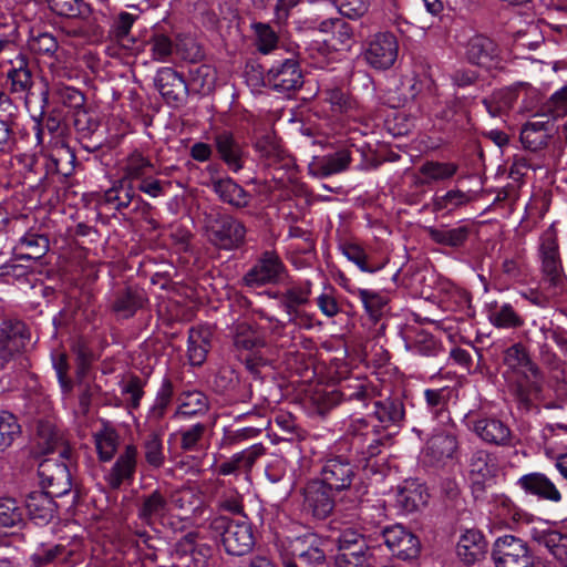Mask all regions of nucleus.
<instances>
[{"label":"nucleus","mask_w":567,"mask_h":567,"mask_svg":"<svg viewBox=\"0 0 567 567\" xmlns=\"http://www.w3.org/2000/svg\"><path fill=\"white\" fill-rule=\"evenodd\" d=\"M503 363L516 399L529 408L532 401L538 399L543 392L544 373L522 342H516L504 350Z\"/></svg>","instance_id":"nucleus-1"},{"label":"nucleus","mask_w":567,"mask_h":567,"mask_svg":"<svg viewBox=\"0 0 567 567\" xmlns=\"http://www.w3.org/2000/svg\"><path fill=\"white\" fill-rule=\"evenodd\" d=\"M538 252L542 260L544 284L548 285L551 296L567 293V280L560 258L558 231L551 224L539 237Z\"/></svg>","instance_id":"nucleus-2"},{"label":"nucleus","mask_w":567,"mask_h":567,"mask_svg":"<svg viewBox=\"0 0 567 567\" xmlns=\"http://www.w3.org/2000/svg\"><path fill=\"white\" fill-rule=\"evenodd\" d=\"M209 528L215 536L220 537L227 554L244 556L255 545V536L251 524L246 519H233L226 516H217L209 523Z\"/></svg>","instance_id":"nucleus-3"},{"label":"nucleus","mask_w":567,"mask_h":567,"mask_svg":"<svg viewBox=\"0 0 567 567\" xmlns=\"http://www.w3.org/2000/svg\"><path fill=\"white\" fill-rule=\"evenodd\" d=\"M357 476V466L349 457L330 453L322 457L317 480L336 493H341L353 486Z\"/></svg>","instance_id":"nucleus-4"},{"label":"nucleus","mask_w":567,"mask_h":567,"mask_svg":"<svg viewBox=\"0 0 567 567\" xmlns=\"http://www.w3.org/2000/svg\"><path fill=\"white\" fill-rule=\"evenodd\" d=\"M246 233L245 225L230 215H218L207 225L209 241L225 250L240 247L245 241Z\"/></svg>","instance_id":"nucleus-5"},{"label":"nucleus","mask_w":567,"mask_h":567,"mask_svg":"<svg viewBox=\"0 0 567 567\" xmlns=\"http://www.w3.org/2000/svg\"><path fill=\"white\" fill-rule=\"evenodd\" d=\"M328 542L317 534L308 533L302 536L287 538L281 542L280 553L289 557H299L312 567H320L326 564V547Z\"/></svg>","instance_id":"nucleus-6"},{"label":"nucleus","mask_w":567,"mask_h":567,"mask_svg":"<svg viewBox=\"0 0 567 567\" xmlns=\"http://www.w3.org/2000/svg\"><path fill=\"white\" fill-rule=\"evenodd\" d=\"M350 450L369 460L380 454L383 440L375 425L369 424L365 419L352 420L346 432Z\"/></svg>","instance_id":"nucleus-7"},{"label":"nucleus","mask_w":567,"mask_h":567,"mask_svg":"<svg viewBox=\"0 0 567 567\" xmlns=\"http://www.w3.org/2000/svg\"><path fill=\"white\" fill-rule=\"evenodd\" d=\"M264 83L278 93L299 90L303 84V75L295 58L276 61L265 73Z\"/></svg>","instance_id":"nucleus-8"},{"label":"nucleus","mask_w":567,"mask_h":567,"mask_svg":"<svg viewBox=\"0 0 567 567\" xmlns=\"http://www.w3.org/2000/svg\"><path fill=\"white\" fill-rule=\"evenodd\" d=\"M496 567H533V558L525 542L513 535L496 539L493 549Z\"/></svg>","instance_id":"nucleus-9"},{"label":"nucleus","mask_w":567,"mask_h":567,"mask_svg":"<svg viewBox=\"0 0 567 567\" xmlns=\"http://www.w3.org/2000/svg\"><path fill=\"white\" fill-rule=\"evenodd\" d=\"M399 44L391 32H379L368 42L363 53L365 62L375 70H388L396 61Z\"/></svg>","instance_id":"nucleus-10"},{"label":"nucleus","mask_w":567,"mask_h":567,"mask_svg":"<svg viewBox=\"0 0 567 567\" xmlns=\"http://www.w3.org/2000/svg\"><path fill=\"white\" fill-rule=\"evenodd\" d=\"M146 302L147 296L144 289L136 285H126L111 292L107 307L117 318L130 319L142 309Z\"/></svg>","instance_id":"nucleus-11"},{"label":"nucleus","mask_w":567,"mask_h":567,"mask_svg":"<svg viewBox=\"0 0 567 567\" xmlns=\"http://www.w3.org/2000/svg\"><path fill=\"white\" fill-rule=\"evenodd\" d=\"M286 267L275 251H264L257 262L244 276V282L248 287H260L267 284H276L280 280Z\"/></svg>","instance_id":"nucleus-12"},{"label":"nucleus","mask_w":567,"mask_h":567,"mask_svg":"<svg viewBox=\"0 0 567 567\" xmlns=\"http://www.w3.org/2000/svg\"><path fill=\"white\" fill-rule=\"evenodd\" d=\"M322 482L313 478L303 487V509L317 519L327 518L333 511L336 502L333 494Z\"/></svg>","instance_id":"nucleus-13"},{"label":"nucleus","mask_w":567,"mask_h":567,"mask_svg":"<svg viewBox=\"0 0 567 567\" xmlns=\"http://www.w3.org/2000/svg\"><path fill=\"white\" fill-rule=\"evenodd\" d=\"M38 474L43 488L54 496H63L71 491V474L64 463L56 457H47L40 462Z\"/></svg>","instance_id":"nucleus-14"},{"label":"nucleus","mask_w":567,"mask_h":567,"mask_svg":"<svg viewBox=\"0 0 567 567\" xmlns=\"http://www.w3.org/2000/svg\"><path fill=\"white\" fill-rule=\"evenodd\" d=\"M214 145L218 157L234 173H238L245 166L247 150L233 132L223 130L214 135Z\"/></svg>","instance_id":"nucleus-15"},{"label":"nucleus","mask_w":567,"mask_h":567,"mask_svg":"<svg viewBox=\"0 0 567 567\" xmlns=\"http://www.w3.org/2000/svg\"><path fill=\"white\" fill-rule=\"evenodd\" d=\"M516 486L527 496L549 503H560L563 494L545 473L529 472L516 481Z\"/></svg>","instance_id":"nucleus-16"},{"label":"nucleus","mask_w":567,"mask_h":567,"mask_svg":"<svg viewBox=\"0 0 567 567\" xmlns=\"http://www.w3.org/2000/svg\"><path fill=\"white\" fill-rule=\"evenodd\" d=\"M468 478L475 497L485 492V484L492 480L497 472L495 457L485 450H475L467 461Z\"/></svg>","instance_id":"nucleus-17"},{"label":"nucleus","mask_w":567,"mask_h":567,"mask_svg":"<svg viewBox=\"0 0 567 567\" xmlns=\"http://www.w3.org/2000/svg\"><path fill=\"white\" fill-rule=\"evenodd\" d=\"M137 465V447L133 444L125 446L113 466L105 474V481L112 489H118L124 483H132Z\"/></svg>","instance_id":"nucleus-18"},{"label":"nucleus","mask_w":567,"mask_h":567,"mask_svg":"<svg viewBox=\"0 0 567 567\" xmlns=\"http://www.w3.org/2000/svg\"><path fill=\"white\" fill-rule=\"evenodd\" d=\"M155 87L167 104H177L188 93V84L173 68H161L154 78Z\"/></svg>","instance_id":"nucleus-19"},{"label":"nucleus","mask_w":567,"mask_h":567,"mask_svg":"<svg viewBox=\"0 0 567 567\" xmlns=\"http://www.w3.org/2000/svg\"><path fill=\"white\" fill-rule=\"evenodd\" d=\"M28 331L23 322L4 320L0 324V359L8 360L25 347Z\"/></svg>","instance_id":"nucleus-20"},{"label":"nucleus","mask_w":567,"mask_h":567,"mask_svg":"<svg viewBox=\"0 0 567 567\" xmlns=\"http://www.w3.org/2000/svg\"><path fill=\"white\" fill-rule=\"evenodd\" d=\"M312 282L307 279L291 285L280 296V306L289 317V322H296L301 318L300 308L310 302Z\"/></svg>","instance_id":"nucleus-21"},{"label":"nucleus","mask_w":567,"mask_h":567,"mask_svg":"<svg viewBox=\"0 0 567 567\" xmlns=\"http://www.w3.org/2000/svg\"><path fill=\"white\" fill-rule=\"evenodd\" d=\"M266 447L258 443L254 444L231 457L223 462L217 472L220 475H238L240 473L248 474L259 457L265 455Z\"/></svg>","instance_id":"nucleus-22"},{"label":"nucleus","mask_w":567,"mask_h":567,"mask_svg":"<svg viewBox=\"0 0 567 567\" xmlns=\"http://www.w3.org/2000/svg\"><path fill=\"white\" fill-rule=\"evenodd\" d=\"M209 186L219 200L237 209L245 208L251 195L230 177H213Z\"/></svg>","instance_id":"nucleus-23"},{"label":"nucleus","mask_w":567,"mask_h":567,"mask_svg":"<svg viewBox=\"0 0 567 567\" xmlns=\"http://www.w3.org/2000/svg\"><path fill=\"white\" fill-rule=\"evenodd\" d=\"M473 431L484 442L497 446L512 444V432L507 424L496 417H481L473 424Z\"/></svg>","instance_id":"nucleus-24"},{"label":"nucleus","mask_w":567,"mask_h":567,"mask_svg":"<svg viewBox=\"0 0 567 567\" xmlns=\"http://www.w3.org/2000/svg\"><path fill=\"white\" fill-rule=\"evenodd\" d=\"M374 395V388L364 378H348L340 383L339 389L328 393L332 403L340 401H360L363 404Z\"/></svg>","instance_id":"nucleus-25"},{"label":"nucleus","mask_w":567,"mask_h":567,"mask_svg":"<svg viewBox=\"0 0 567 567\" xmlns=\"http://www.w3.org/2000/svg\"><path fill=\"white\" fill-rule=\"evenodd\" d=\"M486 551L487 543L483 534L476 529H468L462 534L456 545V554L466 565L481 560Z\"/></svg>","instance_id":"nucleus-26"},{"label":"nucleus","mask_w":567,"mask_h":567,"mask_svg":"<svg viewBox=\"0 0 567 567\" xmlns=\"http://www.w3.org/2000/svg\"><path fill=\"white\" fill-rule=\"evenodd\" d=\"M54 497L45 489L31 492L25 499V508L30 518L37 524H48L54 517Z\"/></svg>","instance_id":"nucleus-27"},{"label":"nucleus","mask_w":567,"mask_h":567,"mask_svg":"<svg viewBox=\"0 0 567 567\" xmlns=\"http://www.w3.org/2000/svg\"><path fill=\"white\" fill-rule=\"evenodd\" d=\"M213 330L209 326L193 327L188 331L187 355L190 364L202 365L212 347Z\"/></svg>","instance_id":"nucleus-28"},{"label":"nucleus","mask_w":567,"mask_h":567,"mask_svg":"<svg viewBox=\"0 0 567 567\" xmlns=\"http://www.w3.org/2000/svg\"><path fill=\"white\" fill-rule=\"evenodd\" d=\"M178 405L173 414L177 420L202 416L209 411L208 398L200 391H184L178 395Z\"/></svg>","instance_id":"nucleus-29"},{"label":"nucleus","mask_w":567,"mask_h":567,"mask_svg":"<svg viewBox=\"0 0 567 567\" xmlns=\"http://www.w3.org/2000/svg\"><path fill=\"white\" fill-rule=\"evenodd\" d=\"M174 395V385L171 379L164 378L162 384L156 393L155 401L151 409L148 410L146 416V425L148 431L153 429H164L166 426L162 425V420L164 419L168 406L171 405L172 399Z\"/></svg>","instance_id":"nucleus-30"},{"label":"nucleus","mask_w":567,"mask_h":567,"mask_svg":"<svg viewBox=\"0 0 567 567\" xmlns=\"http://www.w3.org/2000/svg\"><path fill=\"white\" fill-rule=\"evenodd\" d=\"M466 56L473 64L489 68L498 56V48L489 38L475 35L467 43Z\"/></svg>","instance_id":"nucleus-31"},{"label":"nucleus","mask_w":567,"mask_h":567,"mask_svg":"<svg viewBox=\"0 0 567 567\" xmlns=\"http://www.w3.org/2000/svg\"><path fill=\"white\" fill-rule=\"evenodd\" d=\"M135 199L142 202V198L136 194L134 184L121 177L111 188L104 192L101 203L121 212L127 208Z\"/></svg>","instance_id":"nucleus-32"},{"label":"nucleus","mask_w":567,"mask_h":567,"mask_svg":"<svg viewBox=\"0 0 567 567\" xmlns=\"http://www.w3.org/2000/svg\"><path fill=\"white\" fill-rule=\"evenodd\" d=\"M155 165L151 158L138 150L131 152L122 162V178L134 184L147 175H152Z\"/></svg>","instance_id":"nucleus-33"},{"label":"nucleus","mask_w":567,"mask_h":567,"mask_svg":"<svg viewBox=\"0 0 567 567\" xmlns=\"http://www.w3.org/2000/svg\"><path fill=\"white\" fill-rule=\"evenodd\" d=\"M530 537L539 547L546 548L557 560L565 563L567 559V535L550 529L530 530Z\"/></svg>","instance_id":"nucleus-34"},{"label":"nucleus","mask_w":567,"mask_h":567,"mask_svg":"<svg viewBox=\"0 0 567 567\" xmlns=\"http://www.w3.org/2000/svg\"><path fill=\"white\" fill-rule=\"evenodd\" d=\"M14 250L16 259L38 260L48 252L49 239L44 235L29 231L19 239Z\"/></svg>","instance_id":"nucleus-35"},{"label":"nucleus","mask_w":567,"mask_h":567,"mask_svg":"<svg viewBox=\"0 0 567 567\" xmlns=\"http://www.w3.org/2000/svg\"><path fill=\"white\" fill-rule=\"evenodd\" d=\"M38 447L47 455H56L63 460H69L71 456V447L49 424H42L39 427Z\"/></svg>","instance_id":"nucleus-36"},{"label":"nucleus","mask_w":567,"mask_h":567,"mask_svg":"<svg viewBox=\"0 0 567 567\" xmlns=\"http://www.w3.org/2000/svg\"><path fill=\"white\" fill-rule=\"evenodd\" d=\"M169 509V503L166 497L155 489L151 494L143 496L137 509L138 518L147 525H153L155 520L163 518Z\"/></svg>","instance_id":"nucleus-37"},{"label":"nucleus","mask_w":567,"mask_h":567,"mask_svg":"<svg viewBox=\"0 0 567 567\" xmlns=\"http://www.w3.org/2000/svg\"><path fill=\"white\" fill-rule=\"evenodd\" d=\"M529 87L526 83H519L516 86L502 89L494 92L488 99H484L483 104L491 116H499L513 107L518 97L519 90H528Z\"/></svg>","instance_id":"nucleus-38"},{"label":"nucleus","mask_w":567,"mask_h":567,"mask_svg":"<svg viewBox=\"0 0 567 567\" xmlns=\"http://www.w3.org/2000/svg\"><path fill=\"white\" fill-rule=\"evenodd\" d=\"M373 414L383 427L399 426L405 415L403 401L400 398H386L374 401Z\"/></svg>","instance_id":"nucleus-39"},{"label":"nucleus","mask_w":567,"mask_h":567,"mask_svg":"<svg viewBox=\"0 0 567 567\" xmlns=\"http://www.w3.org/2000/svg\"><path fill=\"white\" fill-rule=\"evenodd\" d=\"M163 436L164 429H153L143 440L144 458L152 468H161L165 463Z\"/></svg>","instance_id":"nucleus-40"},{"label":"nucleus","mask_w":567,"mask_h":567,"mask_svg":"<svg viewBox=\"0 0 567 567\" xmlns=\"http://www.w3.org/2000/svg\"><path fill=\"white\" fill-rule=\"evenodd\" d=\"M456 449L457 441L455 436L441 432L429 439L424 452L433 462H440L452 457Z\"/></svg>","instance_id":"nucleus-41"},{"label":"nucleus","mask_w":567,"mask_h":567,"mask_svg":"<svg viewBox=\"0 0 567 567\" xmlns=\"http://www.w3.org/2000/svg\"><path fill=\"white\" fill-rule=\"evenodd\" d=\"M199 534L188 532L175 545V554L178 557L190 556L195 563H204L210 555L212 548L206 544H199Z\"/></svg>","instance_id":"nucleus-42"},{"label":"nucleus","mask_w":567,"mask_h":567,"mask_svg":"<svg viewBox=\"0 0 567 567\" xmlns=\"http://www.w3.org/2000/svg\"><path fill=\"white\" fill-rule=\"evenodd\" d=\"M458 171V165L451 162L426 161L419 167L423 179L422 185H430L434 182H443L452 178Z\"/></svg>","instance_id":"nucleus-43"},{"label":"nucleus","mask_w":567,"mask_h":567,"mask_svg":"<svg viewBox=\"0 0 567 567\" xmlns=\"http://www.w3.org/2000/svg\"><path fill=\"white\" fill-rule=\"evenodd\" d=\"M429 237L436 244L449 246L452 248L461 247L467 240L471 228L462 225L455 228H426Z\"/></svg>","instance_id":"nucleus-44"},{"label":"nucleus","mask_w":567,"mask_h":567,"mask_svg":"<svg viewBox=\"0 0 567 567\" xmlns=\"http://www.w3.org/2000/svg\"><path fill=\"white\" fill-rule=\"evenodd\" d=\"M489 322L499 329H517L524 326L523 317L511 303L495 305L488 312Z\"/></svg>","instance_id":"nucleus-45"},{"label":"nucleus","mask_w":567,"mask_h":567,"mask_svg":"<svg viewBox=\"0 0 567 567\" xmlns=\"http://www.w3.org/2000/svg\"><path fill=\"white\" fill-rule=\"evenodd\" d=\"M549 137L548 123L542 121L528 122L520 131V142L525 148L538 151L547 145Z\"/></svg>","instance_id":"nucleus-46"},{"label":"nucleus","mask_w":567,"mask_h":567,"mask_svg":"<svg viewBox=\"0 0 567 567\" xmlns=\"http://www.w3.org/2000/svg\"><path fill=\"white\" fill-rule=\"evenodd\" d=\"M7 79L12 93L28 95L33 86V75L23 56L17 59V65L8 71Z\"/></svg>","instance_id":"nucleus-47"},{"label":"nucleus","mask_w":567,"mask_h":567,"mask_svg":"<svg viewBox=\"0 0 567 567\" xmlns=\"http://www.w3.org/2000/svg\"><path fill=\"white\" fill-rule=\"evenodd\" d=\"M426 501L427 494L424 488L415 483L400 487L396 494V504L406 513L417 511Z\"/></svg>","instance_id":"nucleus-48"},{"label":"nucleus","mask_w":567,"mask_h":567,"mask_svg":"<svg viewBox=\"0 0 567 567\" xmlns=\"http://www.w3.org/2000/svg\"><path fill=\"white\" fill-rule=\"evenodd\" d=\"M99 458L102 462H109L117 451L118 435L116 431L104 424L101 430L93 434Z\"/></svg>","instance_id":"nucleus-49"},{"label":"nucleus","mask_w":567,"mask_h":567,"mask_svg":"<svg viewBox=\"0 0 567 567\" xmlns=\"http://www.w3.org/2000/svg\"><path fill=\"white\" fill-rule=\"evenodd\" d=\"M208 424L198 422L178 432L181 449L185 452H198L205 446V439L208 432Z\"/></svg>","instance_id":"nucleus-50"},{"label":"nucleus","mask_w":567,"mask_h":567,"mask_svg":"<svg viewBox=\"0 0 567 567\" xmlns=\"http://www.w3.org/2000/svg\"><path fill=\"white\" fill-rule=\"evenodd\" d=\"M216 71L208 64H202L189 71V86L199 94H208L214 90Z\"/></svg>","instance_id":"nucleus-51"},{"label":"nucleus","mask_w":567,"mask_h":567,"mask_svg":"<svg viewBox=\"0 0 567 567\" xmlns=\"http://www.w3.org/2000/svg\"><path fill=\"white\" fill-rule=\"evenodd\" d=\"M494 509L499 517L505 520L514 523L527 522L529 518L528 513L522 509L514 501L505 494H497L493 496Z\"/></svg>","instance_id":"nucleus-52"},{"label":"nucleus","mask_w":567,"mask_h":567,"mask_svg":"<svg viewBox=\"0 0 567 567\" xmlns=\"http://www.w3.org/2000/svg\"><path fill=\"white\" fill-rule=\"evenodd\" d=\"M351 162L350 152L341 150L334 154L323 156L317 163V169L320 176L327 177L343 172Z\"/></svg>","instance_id":"nucleus-53"},{"label":"nucleus","mask_w":567,"mask_h":567,"mask_svg":"<svg viewBox=\"0 0 567 567\" xmlns=\"http://www.w3.org/2000/svg\"><path fill=\"white\" fill-rule=\"evenodd\" d=\"M351 293H354L359 297L363 307L369 315V317L373 321H378L383 313V309L388 303L386 297L381 293L369 290V289H357L355 291L350 290L347 286H344Z\"/></svg>","instance_id":"nucleus-54"},{"label":"nucleus","mask_w":567,"mask_h":567,"mask_svg":"<svg viewBox=\"0 0 567 567\" xmlns=\"http://www.w3.org/2000/svg\"><path fill=\"white\" fill-rule=\"evenodd\" d=\"M23 523V511L17 501L9 497L0 498V528H11Z\"/></svg>","instance_id":"nucleus-55"},{"label":"nucleus","mask_w":567,"mask_h":567,"mask_svg":"<svg viewBox=\"0 0 567 567\" xmlns=\"http://www.w3.org/2000/svg\"><path fill=\"white\" fill-rule=\"evenodd\" d=\"M471 202V196L460 189H451L442 196H435L433 199V208L436 212H453Z\"/></svg>","instance_id":"nucleus-56"},{"label":"nucleus","mask_w":567,"mask_h":567,"mask_svg":"<svg viewBox=\"0 0 567 567\" xmlns=\"http://www.w3.org/2000/svg\"><path fill=\"white\" fill-rule=\"evenodd\" d=\"M265 344L260 334L247 323H239L234 336V346L237 349L252 350Z\"/></svg>","instance_id":"nucleus-57"},{"label":"nucleus","mask_w":567,"mask_h":567,"mask_svg":"<svg viewBox=\"0 0 567 567\" xmlns=\"http://www.w3.org/2000/svg\"><path fill=\"white\" fill-rule=\"evenodd\" d=\"M20 434V425L14 415L9 412H0V452L10 447Z\"/></svg>","instance_id":"nucleus-58"},{"label":"nucleus","mask_w":567,"mask_h":567,"mask_svg":"<svg viewBox=\"0 0 567 567\" xmlns=\"http://www.w3.org/2000/svg\"><path fill=\"white\" fill-rule=\"evenodd\" d=\"M50 9L59 16L75 18L90 12V7L83 0H49Z\"/></svg>","instance_id":"nucleus-59"},{"label":"nucleus","mask_w":567,"mask_h":567,"mask_svg":"<svg viewBox=\"0 0 567 567\" xmlns=\"http://www.w3.org/2000/svg\"><path fill=\"white\" fill-rule=\"evenodd\" d=\"M28 43L33 52L49 56H52L59 48L58 40L49 32L32 33Z\"/></svg>","instance_id":"nucleus-60"},{"label":"nucleus","mask_w":567,"mask_h":567,"mask_svg":"<svg viewBox=\"0 0 567 567\" xmlns=\"http://www.w3.org/2000/svg\"><path fill=\"white\" fill-rule=\"evenodd\" d=\"M74 127L81 137H90L100 126L96 116L87 110L81 107L74 111Z\"/></svg>","instance_id":"nucleus-61"},{"label":"nucleus","mask_w":567,"mask_h":567,"mask_svg":"<svg viewBox=\"0 0 567 567\" xmlns=\"http://www.w3.org/2000/svg\"><path fill=\"white\" fill-rule=\"evenodd\" d=\"M255 148L259 155L269 164L279 161L282 157V150L274 135L267 134L258 138L255 143Z\"/></svg>","instance_id":"nucleus-62"},{"label":"nucleus","mask_w":567,"mask_h":567,"mask_svg":"<svg viewBox=\"0 0 567 567\" xmlns=\"http://www.w3.org/2000/svg\"><path fill=\"white\" fill-rule=\"evenodd\" d=\"M152 58L154 61L165 63L174 52L172 40L162 33L152 35L150 39Z\"/></svg>","instance_id":"nucleus-63"},{"label":"nucleus","mask_w":567,"mask_h":567,"mask_svg":"<svg viewBox=\"0 0 567 567\" xmlns=\"http://www.w3.org/2000/svg\"><path fill=\"white\" fill-rule=\"evenodd\" d=\"M371 553L369 550L354 549L340 553L336 558L337 567H370Z\"/></svg>","instance_id":"nucleus-64"}]
</instances>
